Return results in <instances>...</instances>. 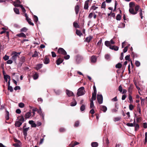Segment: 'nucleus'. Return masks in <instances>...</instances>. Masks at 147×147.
Here are the masks:
<instances>
[{"instance_id":"nucleus-1","label":"nucleus","mask_w":147,"mask_h":147,"mask_svg":"<svg viewBox=\"0 0 147 147\" xmlns=\"http://www.w3.org/2000/svg\"><path fill=\"white\" fill-rule=\"evenodd\" d=\"M140 7L138 5H136L135 7V10L133 8H130L129 11L130 13L132 14H136L137 13V11L139 9Z\"/></svg>"},{"instance_id":"nucleus-2","label":"nucleus","mask_w":147,"mask_h":147,"mask_svg":"<svg viewBox=\"0 0 147 147\" xmlns=\"http://www.w3.org/2000/svg\"><path fill=\"white\" fill-rule=\"evenodd\" d=\"M85 92L84 87H82L79 88L78 90L77 94L78 96H82L85 94Z\"/></svg>"},{"instance_id":"nucleus-3","label":"nucleus","mask_w":147,"mask_h":147,"mask_svg":"<svg viewBox=\"0 0 147 147\" xmlns=\"http://www.w3.org/2000/svg\"><path fill=\"white\" fill-rule=\"evenodd\" d=\"M20 53L21 52H13L11 54V59L16 61L17 58L19 57V56Z\"/></svg>"},{"instance_id":"nucleus-4","label":"nucleus","mask_w":147,"mask_h":147,"mask_svg":"<svg viewBox=\"0 0 147 147\" xmlns=\"http://www.w3.org/2000/svg\"><path fill=\"white\" fill-rule=\"evenodd\" d=\"M75 59L76 63L78 64L82 61L83 58L81 55H78L76 57Z\"/></svg>"},{"instance_id":"nucleus-5","label":"nucleus","mask_w":147,"mask_h":147,"mask_svg":"<svg viewBox=\"0 0 147 147\" xmlns=\"http://www.w3.org/2000/svg\"><path fill=\"white\" fill-rule=\"evenodd\" d=\"M57 52L59 54L62 55H66L67 54L66 51L61 48H60L58 49Z\"/></svg>"},{"instance_id":"nucleus-6","label":"nucleus","mask_w":147,"mask_h":147,"mask_svg":"<svg viewBox=\"0 0 147 147\" xmlns=\"http://www.w3.org/2000/svg\"><path fill=\"white\" fill-rule=\"evenodd\" d=\"M97 99L98 102L100 104H102L103 102V97L101 94H98Z\"/></svg>"},{"instance_id":"nucleus-7","label":"nucleus","mask_w":147,"mask_h":147,"mask_svg":"<svg viewBox=\"0 0 147 147\" xmlns=\"http://www.w3.org/2000/svg\"><path fill=\"white\" fill-rule=\"evenodd\" d=\"M25 57H22L20 59V63L18 64V66L21 67L22 63L25 62Z\"/></svg>"},{"instance_id":"nucleus-8","label":"nucleus","mask_w":147,"mask_h":147,"mask_svg":"<svg viewBox=\"0 0 147 147\" xmlns=\"http://www.w3.org/2000/svg\"><path fill=\"white\" fill-rule=\"evenodd\" d=\"M59 57L57 59V64L59 65L63 61V57H62L61 56H59Z\"/></svg>"},{"instance_id":"nucleus-9","label":"nucleus","mask_w":147,"mask_h":147,"mask_svg":"<svg viewBox=\"0 0 147 147\" xmlns=\"http://www.w3.org/2000/svg\"><path fill=\"white\" fill-rule=\"evenodd\" d=\"M67 95L69 97L73 96L74 95V93L68 90L67 89L65 91Z\"/></svg>"},{"instance_id":"nucleus-10","label":"nucleus","mask_w":147,"mask_h":147,"mask_svg":"<svg viewBox=\"0 0 147 147\" xmlns=\"http://www.w3.org/2000/svg\"><path fill=\"white\" fill-rule=\"evenodd\" d=\"M80 6L78 3H77L75 7V10L76 14L77 15L78 14Z\"/></svg>"},{"instance_id":"nucleus-11","label":"nucleus","mask_w":147,"mask_h":147,"mask_svg":"<svg viewBox=\"0 0 147 147\" xmlns=\"http://www.w3.org/2000/svg\"><path fill=\"white\" fill-rule=\"evenodd\" d=\"M89 2V0H87L84 3V9H87L88 7V3Z\"/></svg>"},{"instance_id":"nucleus-12","label":"nucleus","mask_w":147,"mask_h":147,"mask_svg":"<svg viewBox=\"0 0 147 147\" xmlns=\"http://www.w3.org/2000/svg\"><path fill=\"white\" fill-rule=\"evenodd\" d=\"M31 116V113L28 112H27L25 114V118L26 119L29 118Z\"/></svg>"},{"instance_id":"nucleus-13","label":"nucleus","mask_w":147,"mask_h":147,"mask_svg":"<svg viewBox=\"0 0 147 147\" xmlns=\"http://www.w3.org/2000/svg\"><path fill=\"white\" fill-rule=\"evenodd\" d=\"M29 127H27L23 129V134L25 136H26L27 135V131L29 130Z\"/></svg>"},{"instance_id":"nucleus-14","label":"nucleus","mask_w":147,"mask_h":147,"mask_svg":"<svg viewBox=\"0 0 147 147\" xmlns=\"http://www.w3.org/2000/svg\"><path fill=\"white\" fill-rule=\"evenodd\" d=\"M18 121L22 123L24 121V117L23 116L20 117L18 119Z\"/></svg>"},{"instance_id":"nucleus-15","label":"nucleus","mask_w":147,"mask_h":147,"mask_svg":"<svg viewBox=\"0 0 147 147\" xmlns=\"http://www.w3.org/2000/svg\"><path fill=\"white\" fill-rule=\"evenodd\" d=\"M22 123L17 120L15 123V126L16 127H19L22 125Z\"/></svg>"},{"instance_id":"nucleus-16","label":"nucleus","mask_w":147,"mask_h":147,"mask_svg":"<svg viewBox=\"0 0 147 147\" xmlns=\"http://www.w3.org/2000/svg\"><path fill=\"white\" fill-rule=\"evenodd\" d=\"M38 113L42 116V118L43 119H44V116H45V114L42 113V111L38 110L37 111Z\"/></svg>"},{"instance_id":"nucleus-17","label":"nucleus","mask_w":147,"mask_h":147,"mask_svg":"<svg viewBox=\"0 0 147 147\" xmlns=\"http://www.w3.org/2000/svg\"><path fill=\"white\" fill-rule=\"evenodd\" d=\"M96 57L95 56H92L91 58V61L92 63L95 62L96 61Z\"/></svg>"},{"instance_id":"nucleus-18","label":"nucleus","mask_w":147,"mask_h":147,"mask_svg":"<svg viewBox=\"0 0 147 147\" xmlns=\"http://www.w3.org/2000/svg\"><path fill=\"white\" fill-rule=\"evenodd\" d=\"M92 38V37L91 36H89L87 37L85 39V41L88 42H89Z\"/></svg>"},{"instance_id":"nucleus-19","label":"nucleus","mask_w":147,"mask_h":147,"mask_svg":"<svg viewBox=\"0 0 147 147\" xmlns=\"http://www.w3.org/2000/svg\"><path fill=\"white\" fill-rule=\"evenodd\" d=\"M110 49L112 50H114L115 51H117L118 50L119 48L117 46H112L110 47Z\"/></svg>"},{"instance_id":"nucleus-20","label":"nucleus","mask_w":147,"mask_h":147,"mask_svg":"<svg viewBox=\"0 0 147 147\" xmlns=\"http://www.w3.org/2000/svg\"><path fill=\"white\" fill-rule=\"evenodd\" d=\"M4 78L5 81L7 82V79H10V76L7 75H4Z\"/></svg>"},{"instance_id":"nucleus-21","label":"nucleus","mask_w":147,"mask_h":147,"mask_svg":"<svg viewBox=\"0 0 147 147\" xmlns=\"http://www.w3.org/2000/svg\"><path fill=\"white\" fill-rule=\"evenodd\" d=\"M50 61L49 58H47L46 57H45V60L44 61V63L45 64H48L49 62Z\"/></svg>"},{"instance_id":"nucleus-22","label":"nucleus","mask_w":147,"mask_h":147,"mask_svg":"<svg viewBox=\"0 0 147 147\" xmlns=\"http://www.w3.org/2000/svg\"><path fill=\"white\" fill-rule=\"evenodd\" d=\"M105 45L107 46V47H109V48H110V46H112L111 45V44L110 43V42L108 41H106L105 42Z\"/></svg>"},{"instance_id":"nucleus-23","label":"nucleus","mask_w":147,"mask_h":147,"mask_svg":"<svg viewBox=\"0 0 147 147\" xmlns=\"http://www.w3.org/2000/svg\"><path fill=\"white\" fill-rule=\"evenodd\" d=\"M135 122V121L134 120V126L135 127V130L136 131L138 130L139 128V125L138 124H136Z\"/></svg>"},{"instance_id":"nucleus-24","label":"nucleus","mask_w":147,"mask_h":147,"mask_svg":"<svg viewBox=\"0 0 147 147\" xmlns=\"http://www.w3.org/2000/svg\"><path fill=\"white\" fill-rule=\"evenodd\" d=\"M42 67V64H39L37 65H36V66L35 67V68L37 70H38V69H40Z\"/></svg>"},{"instance_id":"nucleus-25","label":"nucleus","mask_w":147,"mask_h":147,"mask_svg":"<svg viewBox=\"0 0 147 147\" xmlns=\"http://www.w3.org/2000/svg\"><path fill=\"white\" fill-rule=\"evenodd\" d=\"M73 101L71 103L70 105L71 106H74L76 105L77 104V102L75 100L73 99Z\"/></svg>"},{"instance_id":"nucleus-26","label":"nucleus","mask_w":147,"mask_h":147,"mask_svg":"<svg viewBox=\"0 0 147 147\" xmlns=\"http://www.w3.org/2000/svg\"><path fill=\"white\" fill-rule=\"evenodd\" d=\"M17 36L19 37H23L25 38L26 37V35L23 33H21L17 34Z\"/></svg>"},{"instance_id":"nucleus-27","label":"nucleus","mask_w":147,"mask_h":147,"mask_svg":"<svg viewBox=\"0 0 147 147\" xmlns=\"http://www.w3.org/2000/svg\"><path fill=\"white\" fill-rule=\"evenodd\" d=\"M125 24L123 23H121L118 26V27L119 28H122L125 27Z\"/></svg>"},{"instance_id":"nucleus-28","label":"nucleus","mask_w":147,"mask_h":147,"mask_svg":"<svg viewBox=\"0 0 147 147\" xmlns=\"http://www.w3.org/2000/svg\"><path fill=\"white\" fill-rule=\"evenodd\" d=\"M101 110L103 111L104 112H105L107 111V108L105 106H102V107L101 108Z\"/></svg>"},{"instance_id":"nucleus-29","label":"nucleus","mask_w":147,"mask_h":147,"mask_svg":"<svg viewBox=\"0 0 147 147\" xmlns=\"http://www.w3.org/2000/svg\"><path fill=\"white\" fill-rule=\"evenodd\" d=\"M6 112L5 118L6 120H8L9 119V112L7 110H6Z\"/></svg>"},{"instance_id":"nucleus-30","label":"nucleus","mask_w":147,"mask_h":147,"mask_svg":"<svg viewBox=\"0 0 147 147\" xmlns=\"http://www.w3.org/2000/svg\"><path fill=\"white\" fill-rule=\"evenodd\" d=\"M96 94H94V93H92V100H94L96 99Z\"/></svg>"},{"instance_id":"nucleus-31","label":"nucleus","mask_w":147,"mask_h":147,"mask_svg":"<svg viewBox=\"0 0 147 147\" xmlns=\"http://www.w3.org/2000/svg\"><path fill=\"white\" fill-rule=\"evenodd\" d=\"M95 107L93 101L92 100H90V109H93Z\"/></svg>"},{"instance_id":"nucleus-32","label":"nucleus","mask_w":147,"mask_h":147,"mask_svg":"<svg viewBox=\"0 0 147 147\" xmlns=\"http://www.w3.org/2000/svg\"><path fill=\"white\" fill-rule=\"evenodd\" d=\"M98 146V144L96 142H93L91 143V146L92 147H97Z\"/></svg>"},{"instance_id":"nucleus-33","label":"nucleus","mask_w":147,"mask_h":147,"mask_svg":"<svg viewBox=\"0 0 147 147\" xmlns=\"http://www.w3.org/2000/svg\"><path fill=\"white\" fill-rule=\"evenodd\" d=\"M38 77V74L36 73H35L33 76V78L34 80L37 79Z\"/></svg>"},{"instance_id":"nucleus-34","label":"nucleus","mask_w":147,"mask_h":147,"mask_svg":"<svg viewBox=\"0 0 147 147\" xmlns=\"http://www.w3.org/2000/svg\"><path fill=\"white\" fill-rule=\"evenodd\" d=\"M13 10L14 12L16 13V14H20V12L19 9L17 8H13Z\"/></svg>"},{"instance_id":"nucleus-35","label":"nucleus","mask_w":147,"mask_h":147,"mask_svg":"<svg viewBox=\"0 0 147 147\" xmlns=\"http://www.w3.org/2000/svg\"><path fill=\"white\" fill-rule=\"evenodd\" d=\"M76 33L77 35L80 36L82 34L80 31L78 30H76Z\"/></svg>"},{"instance_id":"nucleus-36","label":"nucleus","mask_w":147,"mask_h":147,"mask_svg":"<svg viewBox=\"0 0 147 147\" xmlns=\"http://www.w3.org/2000/svg\"><path fill=\"white\" fill-rule=\"evenodd\" d=\"M38 55V53L36 51H35L34 52V54H33L32 57H36Z\"/></svg>"},{"instance_id":"nucleus-37","label":"nucleus","mask_w":147,"mask_h":147,"mask_svg":"<svg viewBox=\"0 0 147 147\" xmlns=\"http://www.w3.org/2000/svg\"><path fill=\"white\" fill-rule=\"evenodd\" d=\"M20 4L16 3V2H14L13 3V5L15 7H21V6L22 5H20Z\"/></svg>"},{"instance_id":"nucleus-38","label":"nucleus","mask_w":147,"mask_h":147,"mask_svg":"<svg viewBox=\"0 0 147 147\" xmlns=\"http://www.w3.org/2000/svg\"><path fill=\"white\" fill-rule=\"evenodd\" d=\"M122 67V65L120 63H118L116 64L115 65V67L117 68H120Z\"/></svg>"},{"instance_id":"nucleus-39","label":"nucleus","mask_w":147,"mask_h":147,"mask_svg":"<svg viewBox=\"0 0 147 147\" xmlns=\"http://www.w3.org/2000/svg\"><path fill=\"white\" fill-rule=\"evenodd\" d=\"M85 106L84 105H82L81 106L80 108V110L82 111H83L85 110Z\"/></svg>"},{"instance_id":"nucleus-40","label":"nucleus","mask_w":147,"mask_h":147,"mask_svg":"<svg viewBox=\"0 0 147 147\" xmlns=\"http://www.w3.org/2000/svg\"><path fill=\"white\" fill-rule=\"evenodd\" d=\"M139 9H140V14H139L141 18V19H142L143 18V16H142V12H143V11L140 8Z\"/></svg>"},{"instance_id":"nucleus-41","label":"nucleus","mask_w":147,"mask_h":147,"mask_svg":"<svg viewBox=\"0 0 147 147\" xmlns=\"http://www.w3.org/2000/svg\"><path fill=\"white\" fill-rule=\"evenodd\" d=\"M54 91L57 94L59 95V94L61 92V91L60 90H54Z\"/></svg>"},{"instance_id":"nucleus-42","label":"nucleus","mask_w":147,"mask_h":147,"mask_svg":"<svg viewBox=\"0 0 147 147\" xmlns=\"http://www.w3.org/2000/svg\"><path fill=\"white\" fill-rule=\"evenodd\" d=\"M26 20L28 22L29 24H30L31 25H32V26H34V23L31 22V21H30L31 19L30 18H29V19H28V20L27 19Z\"/></svg>"},{"instance_id":"nucleus-43","label":"nucleus","mask_w":147,"mask_h":147,"mask_svg":"<svg viewBox=\"0 0 147 147\" xmlns=\"http://www.w3.org/2000/svg\"><path fill=\"white\" fill-rule=\"evenodd\" d=\"M121 15L120 14H118L117 15L116 17V19L117 20H120L121 19Z\"/></svg>"},{"instance_id":"nucleus-44","label":"nucleus","mask_w":147,"mask_h":147,"mask_svg":"<svg viewBox=\"0 0 147 147\" xmlns=\"http://www.w3.org/2000/svg\"><path fill=\"white\" fill-rule=\"evenodd\" d=\"M19 106L20 108H23L24 106V104L22 102L20 103L19 104Z\"/></svg>"},{"instance_id":"nucleus-45","label":"nucleus","mask_w":147,"mask_h":147,"mask_svg":"<svg viewBox=\"0 0 147 147\" xmlns=\"http://www.w3.org/2000/svg\"><path fill=\"white\" fill-rule=\"evenodd\" d=\"M73 25L74 27L76 28L79 27V26L77 23L74 22L73 23Z\"/></svg>"},{"instance_id":"nucleus-46","label":"nucleus","mask_w":147,"mask_h":147,"mask_svg":"<svg viewBox=\"0 0 147 147\" xmlns=\"http://www.w3.org/2000/svg\"><path fill=\"white\" fill-rule=\"evenodd\" d=\"M34 22H37L38 20V17L34 15Z\"/></svg>"},{"instance_id":"nucleus-47","label":"nucleus","mask_w":147,"mask_h":147,"mask_svg":"<svg viewBox=\"0 0 147 147\" xmlns=\"http://www.w3.org/2000/svg\"><path fill=\"white\" fill-rule=\"evenodd\" d=\"M129 6L130 8H133L134 7V3L133 2H131L129 3Z\"/></svg>"},{"instance_id":"nucleus-48","label":"nucleus","mask_w":147,"mask_h":147,"mask_svg":"<svg viewBox=\"0 0 147 147\" xmlns=\"http://www.w3.org/2000/svg\"><path fill=\"white\" fill-rule=\"evenodd\" d=\"M106 7V4L105 1L103 2L102 4L101 8H105Z\"/></svg>"},{"instance_id":"nucleus-49","label":"nucleus","mask_w":147,"mask_h":147,"mask_svg":"<svg viewBox=\"0 0 147 147\" xmlns=\"http://www.w3.org/2000/svg\"><path fill=\"white\" fill-rule=\"evenodd\" d=\"M64 56L63 57V58H64L65 59H68L70 58V56L69 55H66Z\"/></svg>"},{"instance_id":"nucleus-50","label":"nucleus","mask_w":147,"mask_h":147,"mask_svg":"<svg viewBox=\"0 0 147 147\" xmlns=\"http://www.w3.org/2000/svg\"><path fill=\"white\" fill-rule=\"evenodd\" d=\"M141 102V105H143L144 103V100L142 98V97L140 98Z\"/></svg>"},{"instance_id":"nucleus-51","label":"nucleus","mask_w":147,"mask_h":147,"mask_svg":"<svg viewBox=\"0 0 147 147\" xmlns=\"http://www.w3.org/2000/svg\"><path fill=\"white\" fill-rule=\"evenodd\" d=\"M134 123H128L127 124V125L129 127L134 126Z\"/></svg>"},{"instance_id":"nucleus-52","label":"nucleus","mask_w":147,"mask_h":147,"mask_svg":"<svg viewBox=\"0 0 147 147\" xmlns=\"http://www.w3.org/2000/svg\"><path fill=\"white\" fill-rule=\"evenodd\" d=\"M137 110L139 112V113L138 116H140L141 115V108H138V109H137Z\"/></svg>"},{"instance_id":"nucleus-53","label":"nucleus","mask_w":147,"mask_h":147,"mask_svg":"<svg viewBox=\"0 0 147 147\" xmlns=\"http://www.w3.org/2000/svg\"><path fill=\"white\" fill-rule=\"evenodd\" d=\"M9 59V57L7 55H5L4 57H3V59L5 61H6L8 60Z\"/></svg>"},{"instance_id":"nucleus-54","label":"nucleus","mask_w":147,"mask_h":147,"mask_svg":"<svg viewBox=\"0 0 147 147\" xmlns=\"http://www.w3.org/2000/svg\"><path fill=\"white\" fill-rule=\"evenodd\" d=\"M21 30L22 32H26L27 30V29L26 27H24L21 29Z\"/></svg>"},{"instance_id":"nucleus-55","label":"nucleus","mask_w":147,"mask_h":147,"mask_svg":"<svg viewBox=\"0 0 147 147\" xmlns=\"http://www.w3.org/2000/svg\"><path fill=\"white\" fill-rule=\"evenodd\" d=\"M8 89L11 92H12L13 91V89L11 86H8Z\"/></svg>"},{"instance_id":"nucleus-56","label":"nucleus","mask_w":147,"mask_h":147,"mask_svg":"<svg viewBox=\"0 0 147 147\" xmlns=\"http://www.w3.org/2000/svg\"><path fill=\"white\" fill-rule=\"evenodd\" d=\"M135 65L137 67H139L140 65V63L138 61H136L135 62Z\"/></svg>"},{"instance_id":"nucleus-57","label":"nucleus","mask_w":147,"mask_h":147,"mask_svg":"<svg viewBox=\"0 0 147 147\" xmlns=\"http://www.w3.org/2000/svg\"><path fill=\"white\" fill-rule=\"evenodd\" d=\"M118 90L120 92H122L123 89L121 85H120L119 86Z\"/></svg>"},{"instance_id":"nucleus-58","label":"nucleus","mask_w":147,"mask_h":147,"mask_svg":"<svg viewBox=\"0 0 147 147\" xmlns=\"http://www.w3.org/2000/svg\"><path fill=\"white\" fill-rule=\"evenodd\" d=\"M134 106L132 104H130L129 106V108L130 110H132L134 109Z\"/></svg>"},{"instance_id":"nucleus-59","label":"nucleus","mask_w":147,"mask_h":147,"mask_svg":"<svg viewBox=\"0 0 147 147\" xmlns=\"http://www.w3.org/2000/svg\"><path fill=\"white\" fill-rule=\"evenodd\" d=\"M98 7H96L94 5L92 6L91 7V9H92L94 10H95L96 9L98 8Z\"/></svg>"},{"instance_id":"nucleus-60","label":"nucleus","mask_w":147,"mask_h":147,"mask_svg":"<svg viewBox=\"0 0 147 147\" xmlns=\"http://www.w3.org/2000/svg\"><path fill=\"white\" fill-rule=\"evenodd\" d=\"M14 141L16 143H18L21 144V142L19 140H18L16 139H14Z\"/></svg>"},{"instance_id":"nucleus-61","label":"nucleus","mask_w":147,"mask_h":147,"mask_svg":"<svg viewBox=\"0 0 147 147\" xmlns=\"http://www.w3.org/2000/svg\"><path fill=\"white\" fill-rule=\"evenodd\" d=\"M129 100L130 101V102H133V99L132 98L131 95L129 94Z\"/></svg>"},{"instance_id":"nucleus-62","label":"nucleus","mask_w":147,"mask_h":147,"mask_svg":"<svg viewBox=\"0 0 147 147\" xmlns=\"http://www.w3.org/2000/svg\"><path fill=\"white\" fill-rule=\"evenodd\" d=\"M7 64H11L12 63H13V61L11 59H9L7 61Z\"/></svg>"},{"instance_id":"nucleus-63","label":"nucleus","mask_w":147,"mask_h":147,"mask_svg":"<svg viewBox=\"0 0 147 147\" xmlns=\"http://www.w3.org/2000/svg\"><path fill=\"white\" fill-rule=\"evenodd\" d=\"M105 58L107 59H110V56L109 55L107 54L105 55Z\"/></svg>"},{"instance_id":"nucleus-64","label":"nucleus","mask_w":147,"mask_h":147,"mask_svg":"<svg viewBox=\"0 0 147 147\" xmlns=\"http://www.w3.org/2000/svg\"><path fill=\"white\" fill-rule=\"evenodd\" d=\"M21 144L18 143H15L13 144V146H15L16 147H20Z\"/></svg>"}]
</instances>
